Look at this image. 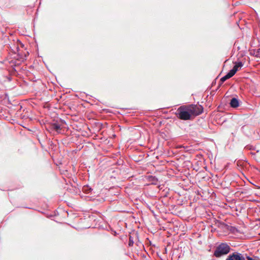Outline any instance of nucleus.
Segmentation results:
<instances>
[{"instance_id":"nucleus-1","label":"nucleus","mask_w":260,"mask_h":260,"mask_svg":"<svg viewBox=\"0 0 260 260\" xmlns=\"http://www.w3.org/2000/svg\"><path fill=\"white\" fill-rule=\"evenodd\" d=\"M203 112L201 106L190 105L189 107L182 106L178 108L176 113L177 117L181 120H187L191 118L192 114L199 115Z\"/></svg>"},{"instance_id":"nucleus-2","label":"nucleus","mask_w":260,"mask_h":260,"mask_svg":"<svg viewBox=\"0 0 260 260\" xmlns=\"http://www.w3.org/2000/svg\"><path fill=\"white\" fill-rule=\"evenodd\" d=\"M231 249L230 246L226 243H222L216 247L213 254L216 257H220L228 254Z\"/></svg>"},{"instance_id":"nucleus-3","label":"nucleus","mask_w":260,"mask_h":260,"mask_svg":"<svg viewBox=\"0 0 260 260\" xmlns=\"http://www.w3.org/2000/svg\"><path fill=\"white\" fill-rule=\"evenodd\" d=\"M225 260H244V255L241 253L235 252L230 254Z\"/></svg>"},{"instance_id":"nucleus-4","label":"nucleus","mask_w":260,"mask_h":260,"mask_svg":"<svg viewBox=\"0 0 260 260\" xmlns=\"http://www.w3.org/2000/svg\"><path fill=\"white\" fill-rule=\"evenodd\" d=\"M230 105L232 108H237L239 106V100L236 98H233L231 99Z\"/></svg>"},{"instance_id":"nucleus-5","label":"nucleus","mask_w":260,"mask_h":260,"mask_svg":"<svg viewBox=\"0 0 260 260\" xmlns=\"http://www.w3.org/2000/svg\"><path fill=\"white\" fill-rule=\"evenodd\" d=\"M250 54L256 58H260V50H248Z\"/></svg>"},{"instance_id":"nucleus-6","label":"nucleus","mask_w":260,"mask_h":260,"mask_svg":"<svg viewBox=\"0 0 260 260\" xmlns=\"http://www.w3.org/2000/svg\"><path fill=\"white\" fill-rule=\"evenodd\" d=\"M231 77L229 76L228 74H226L225 76H223L220 80V83L219 84L218 87L221 86V85L226 80L230 79Z\"/></svg>"},{"instance_id":"nucleus-7","label":"nucleus","mask_w":260,"mask_h":260,"mask_svg":"<svg viewBox=\"0 0 260 260\" xmlns=\"http://www.w3.org/2000/svg\"><path fill=\"white\" fill-rule=\"evenodd\" d=\"M237 72V69L236 68H233L227 74L231 78L233 77Z\"/></svg>"},{"instance_id":"nucleus-8","label":"nucleus","mask_w":260,"mask_h":260,"mask_svg":"<svg viewBox=\"0 0 260 260\" xmlns=\"http://www.w3.org/2000/svg\"><path fill=\"white\" fill-rule=\"evenodd\" d=\"M52 128L57 132L60 130V129H61L60 125L57 123H53L52 125Z\"/></svg>"},{"instance_id":"nucleus-9","label":"nucleus","mask_w":260,"mask_h":260,"mask_svg":"<svg viewBox=\"0 0 260 260\" xmlns=\"http://www.w3.org/2000/svg\"><path fill=\"white\" fill-rule=\"evenodd\" d=\"M235 64L233 68H236L237 71L239 68H241L243 66V63L242 61L235 62Z\"/></svg>"},{"instance_id":"nucleus-10","label":"nucleus","mask_w":260,"mask_h":260,"mask_svg":"<svg viewBox=\"0 0 260 260\" xmlns=\"http://www.w3.org/2000/svg\"><path fill=\"white\" fill-rule=\"evenodd\" d=\"M83 189L87 193H89L92 190L91 188L89 187L88 186H84Z\"/></svg>"},{"instance_id":"nucleus-11","label":"nucleus","mask_w":260,"mask_h":260,"mask_svg":"<svg viewBox=\"0 0 260 260\" xmlns=\"http://www.w3.org/2000/svg\"><path fill=\"white\" fill-rule=\"evenodd\" d=\"M7 77L4 76H0V85H2L6 81Z\"/></svg>"},{"instance_id":"nucleus-12","label":"nucleus","mask_w":260,"mask_h":260,"mask_svg":"<svg viewBox=\"0 0 260 260\" xmlns=\"http://www.w3.org/2000/svg\"><path fill=\"white\" fill-rule=\"evenodd\" d=\"M229 230L232 233H235L236 232H238V229L235 227V226H231L229 228Z\"/></svg>"},{"instance_id":"nucleus-13","label":"nucleus","mask_w":260,"mask_h":260,"mask_svg":"<svg viewBox=\"0 0 260 260\" xmlns=\"http://www.w3.org/2000/svg\"><path fill=\"white\" fill-rule=\"evenodd\" d=\"M240 193V194H247L248 193V189H242L241 191H238L237 193Z\"/></svg>"},{"instance_id":"nucleus-14","label":"nucleus","mask_w":260,"mask_h":260,"mask_svg":"<svg viewBox=\"0 0 260 260\" xmlns=\"http://www.w3.org/2000/svg\"><path fill=\"white\" fill-rule=\"evenodd\" d=\"M134 241L133 239V238L131 236L129 237V242H128V245L129 246H132L134 244Z\"/></svg>"},{"instance_id":"nucleus-15","label":"nucleus","mask_w":260,"mask_h":260,"mask_svg":"<svg viewBox=\"0 0 260 260\" xmlns=\"http://www.w3.org/2000/svg\"><path fill=\"white\" fill-rule=\"evenodd\" d=\"M246 258L247 260H254L253 258H252L249 256H246ZM244 260H246L245 257L244 256Z\"/></svg>"},{"instance_id":"nucleus-16","label":"nucleus","mask_w":260,"mask_h":260,"mask_svg":"<svg viewBox=\"0 0 260 260\" xmlns=\"http://www.w3.org/2000/svg\"><path fill=\"white\" fill-rule=\"evenodd\" d=\"M219 224H220L221 225H226L224 223L221 222H219Z\"/></svg>"},{"instance_id":"nucleus-17","label":"nucleus","mask_w":260,"mask_h":260,"mask_svg":"<svg viewBox=\"0 0 260 260\" xmlns=\"http://www.w3.org/2000/svg\"><path fill=\"white\" fill-rule=\"evenodd\" d=\"M19 50H18V49L14 50V52L15 53H16L17 52H18V51H19Z\"/></svg>"},{"instance_id":"nucleus-18","label":"nucleus","mask_w":260,"mask_h":260,"mask_svg":"<svg viewBox=\"0 0 260 260\" xmlns=\"http://www.w3.org/2000/svg\"><path fill=\"white\" fill-rule=\"evenodd\" d=\"M240 55H241V56H242V55H243V52H240Z\"/></svg>"}]
</instances>
